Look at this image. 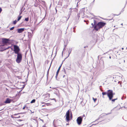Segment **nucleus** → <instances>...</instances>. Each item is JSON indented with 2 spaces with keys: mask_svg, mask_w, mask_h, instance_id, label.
I'll return each instance as SVG.
<instances>
[{
  "mask_svg": "<svg viewBox=\"0 0 127 127\" xmlns=\"http://www.w3.org/2000/svg\"><path fill=\"white\" fill-rule=\"evenodd\" d=\"M93 99L95 102L96 100L97 99V98H95L93 97Z\"/></svg>",
  "mask_w": 127,
  "mask_h": 127,
  "instance_id": "nucleus-18",
  "label": "nucleus"
},
{
  "mask_svg": "<svg viewBox=\"0 0 127 127\" xmlns=\"http://www.w3.org/2000/svg\"><path fill=\"white\" fill-rule=\"evenodd\" d=\"M11 100L9 98H7L5 102V103H9L11 102Z\"/></svg>",
  "mask_w": 127,
  "mask_h": 127,
  "instance_id": "nucleus-13",
  "label": "nucleus"
},
{
  "mask_svg": "<svg viewBox=\"0 0 127 127\" xmlns=\"http://www.w3.org/2000/svg\"><path fill=\"white\" fill-rule=\"evenodd\" d=\"M41 52L43 54H46L47 53V49L45 47H41Z\"/></svg>",
  "mask_w": 127,
  "mask_h": 127,
  "instance_id": "nucleus-8",
  "label": "nucleus"
},
{
  "mask_svg": "<svg viewBox=\"0 0 127 127\" xmlns=\"http://www.w3.org/2000/svg\"><path fill=\"white\" fill-rule=\"evenodd\" d=\"M9 40L8 39L6 38L2 39V42L4 43H6L8 42Z\"/></svg>",
  "mask_w": 127,
  "mask_h": 127,
  "instance_id": "nucleus-11",
  "label": "nucleus"
},
{
  "mask_svg": "<svg viewBox=\"0 0 127 127\" xmlns=\"http://www.w3.org/2000/svg\"><path fill=\"white\" fill-rule=\"evenodd\" d=\"M14 27H12L10 29V30L12 31V30H13L14 29Z\"/></svg>",
  "mask_w": 127,
  "mask_h": 127,
  "instance_id": "nucleus-24",
  "label": "nucleus"
},
{
  "mask_svg": "<svg viewBox=\"0 0 127 127\" xmlns=\"http://www.w3.org/2000/svg\"><path fill=\"white\" fill-rule=\"evenodd\" d=\"M124 49V48H122V50H123V49Z\"/></svg>",
  "mask_w": 127,
  "mask_h": 127,
  "instance_id": "nucleus-33",
  "label": "nucleus"
},
{
  "mask_svg": "<svg viewBox=\"0 0 127 127\" xmlns=\"http://www.w3.org/2000/svg\"><path fill=\"white\" fill-rule=\"evenodd\" d=\"M121 25H122V26H123V23H122V24H121Z\"/></svg>",
  "mask_w": 127,
  "mask_h": 127,
  "instance_id": "nucleus-32",
  "label": "nucleus"
},
{
  "mask_svg": "<svg viewBox=\"0 0 127 127\" xmlns=\"http://www.w3.org/2000/svg\"><path fill=\"white\" fill-rule=\"evenodd\" d=\"M17 54V57L16 61L17 63H19L22 60V54L20 53Z\"/></svg>",
  "mask_w": 127,
  "mask_h": 127,
  "instance_id": "nucleus-4",
  "label": "nucleus"
},
{
  "mask_svg": "<svg viewBox=\"0 0 127 127\" xmlns=\"http://www.w3.org/2000/svg\"><path fill=\"white\" fill-rule=\"evenodd\" d=\"M97 22L95 20H94V26H95L97 24Z\"/></svg>",
  "mask_w": 127,
  "mask_h": 127,
  "instance_id": "nucleus-16",
  "label": "nucleus"
},
{
  "mask_svg": "<svg viewBox=\"0 0 127 127\" xmlns=\"http://www.w3.org/2000/svg\"><path fill=\"white\" fill-rule=\"evenodd\" d=\"M106 24V23H105L99 22L94 26V29L96 31H98L100 29L103 27Z\"/></svg>",
  "mask_w": 127,
  "mask_h": 127,
  "instance_id": "nucleus-2",
  "label": "nucleus"
},
{
  "mask_svg": "<svg viewBox=\"0 0 127 127\" xmlns=\"http://www.w3.org/2000/svg\"><path fill=\"white\" fill-rule=\"evenodd\" d=\"M24 30V28H20L17 29V32L19 33L22 32Z\"/></svg>",
  "mask_w": 127,
  "mask_h": 127,
  "instance_id": "nucleus-10",
  "label": "nucleus"
},
{
  "mask_svg": "<svg viewBox=\"0 0 127 127\" xmlns=\"http://www.w3.org/2000/svg\"><path fill=\"white\" fill-rule=\"evenodd\" d=\"M62 64L59 67V68H58L57 72H56V78L57 77V76H58V73H59V71H60V68L61 66H62Z\"/></svg>",
  "mask_w": 127,
  "mask_h": 127,
  "instance_id": "nucleus-14",
  "label": "nucleus"
},
{
  "mask_svg": "<svg viewBox=\"0 0 127 127\" xmlns=\"http://www.w3.org/2000/svg\"><path fill=\"white\" fill-rule=\"evenodd\" d=\"M83 116H85V115H83Z\"/></svg>",
  "mask_w": 127,
  "mask_h": 127,
  "instance_id": "nucleus-34",
  "label": "nucleus"
},
{
  "mask_svg": "<svg viewBox=\"0 0 127 127\" xmlns=\"http://www.w3.org/2000/svg\"><path fill=\"white\" fill-rule=\"evenodd\" d=\"M25 20L26 21H29V18H25Z\"/></svg>",
  "mask_w": 127,
  "mask_h": 127,
  "instance_id": "nucleus-23",
  "label": "nucleus"
},
{
  "mask_svg": "<svg viewBox=\"0 0 127 127\" xmlns=\"http://www.w3.org/2000/svg\"><path fill=\"white\" fill-rule=\"evenodd\" d=\"M110 58H111L110 57Z\"/></svg>",
  "mask_w": 127,
  "mask_h": 127,
  "instance_id": "nucleus-35",
  "label": "nucleus"
},
{
  "mask_svg": "<svg viewBox=\"0 0 127 127\" xmlns=\"http://www.w3.org/2000/svg\"><path fill=\"white\" fill-rule=\"evenodd\" d=\"M21 12L20 13V15H21Z\"/></svg>",
  "mask_w": 127,
  "mask_h": 127,
  "instance_id": "nucleus-31",
  "label": "nucleus"
},
{
  "mask_svg": "<svg viewBox=\"0 0 127 127\" xmlns=\"http://www.w3.org/2000/svg\"><path fill=\"white\" fill-rule=\"evenodd\" d=\"M17 22V21L16 20H15V21H13V24H14L15 25L16 23Z\"/></svg>",
  "mask_w": 127,
  "mask_h": 127,
  "instance_id": "nucleus-21",
  "label": "nucleus"
},
{
  "mask_svg": "<svg viewBox=\"0 0 127 127\" xmlns=\"http://www.w3.org/2000/svg\"><path fill=\"white\" fill-rule=\"evenodd\" d=\"M44 98V99L45 100H46V99L49 98L50 97V94H49L47 93L43 95Z\"/></svg>",
  "mask_w": 127,
  "mask_h": 127,
  "instance_id": "nucleus-9",
  "label": "nucleus"
},
{
  "mask_svg": "<svg viewBox=\"0 0 127 127\" xmlns=\"http://www.w3.org/2000/svg\"><path fill=\"white\" fill-rule=\"evenodd\" d=\"M46 106V105H45H45H42V107H43V106Z\"/></svg>",
  "mask_w": 127,
  "mask_h": 127,
  "instance_id": "nucleus-29",
  "label": "nucleus"
},
{
  "mask_svg": "<svg viewBox=\"0 0 127 127\" xmlns=\"http://www.w3.org/2000/svg\"><path fill=\"white\" fill-rule=\"evenodd\" d=\"M44 32L45 34V36L46 35L47 36H49L51 34V32L50 31H49V29L46 28H45L44 29Z\"/></svg>",
  "mask_w": 127,
  "mask_h": 127,
  "instance_id": "nucleus-7",
  "label": "nucleus"
},
{
  "mask_svg": "<svg viewBox=\"0 0 127 127\" xmlns=\"http://www.w3.org/2000/svg\"><path fill=\"white\" fill-rule=\"evenodd\" d=\"M72 113L71 112V113H70V118H71V119H72Z\"/></svg>",
  "mask_w": 127,
  "mask_h": 127,
  "instance_id": "nucleus-20",
  "label": "nucleus"
},
{
  "mask_svg": "<svg viewBox=\"0 0 127 127\" xmlns=\"http://www.w3.org/2000/svg\"><path fill=\"white\" fill-rule=\"evenodd\" d=\"M22 17V16H19L18 17V19L17 20L18 21H19L20 19H21V17Z\"/></svg>",
  "mask_w": 127,
  "mask_h": 127,
  "instance_id": "nucleus-17",
  "label": "nucleus"
},
{
  "mask_svg": "<svg viewBox=\"0 0 127 127\" xmlns=\"http://www.w3.org/2000/svg\"><path fill=\"white\" fill-rule=\"evenodd\" d=\"M91 25H92L93 26V27H94V24H93V23H92V24H91Z\"/></svg>",
  "mask_w": 127,
  "mask_h": 127,
  "instance_id": "nucleus-28",
  "label": "nucleus"
},
{
  "mask_svg": "<svg viewBox=\"0 0 127 127\" xmlns=\"http://www.w3.org/2000/svg\"><path fill=\"white\" fill-rule=\"evenodd\" d=\"M117 99V98H115V99H112L111 100V101L112 102H115V101Z\"/></svg>",
  "mask_w": 127,
  "mask_h": 127,
  "instance_id": "nucleus-19",
  "label": "nucleus"
},
{
  "mask_svg": "<svg viewBox=\"0 0 127 127\" xmlns=\"http://www.w3.org/2000/svg\"><path fill=\"white\" fill-rule=\"evenodd\" d=\"M51 99V100H55V101L56 102V100L54 98H53V99Z\"/></svg>",
  "mask_w": 127,
  "mask_h": 127,
  "instance_id": "nucleus-26",
  "label": "nucleus"
},
{
  "mask_svg": "<svg viewBox=\"0 0 127 127\" xmlns=\"http://www.w3.org/2000/svg\"><path fill=\"white\" fill-rule=\"evenodd\" d=\"M35 101H36V100L35 99H33L31 101V102L30 103H34L35 102Z\"/></svg>",
  "mask_w": 127,
  "mask_h": 127,
  "instance_id": "nucleus-15",
  "label": "nucleus"
},
{
  "mask_svg": "<svg viewBox=\"0 0 127 127\" xmlns=\"http://www.w3.org/2000/svg\"><path fill=\"white\" fill-rule=\"evenodd\" d=\"M70 109L68 110L66 112V120L67 122L69 121L70 120Z\"/></svg>",
  "mask_w": 127,
  "mask_h": 127,
  "instance_id": "nucleus-6",
  "label": "nucleus"
},
{
  "mask_svg": "<svg viewBox=\"0 0 127 127\" xmlns=\"http://www.w3.org/2000/svg\"><path fill=\"white\" fill-rule=\"evenodd\" d=\"M13 51H14L15 54H17L20 53L19 52L20 51V49L19 46L16 45H14Z\"/></svg>",
  "mask_w": 127,
  "mask_h": 127,
  "instance_id": "nucleus-3",
  "label": "nucleus"
},
{
  "mask_svg": "<svg viewBox=\"0 0 127 127\" xmlns=\"http://www.w3.org/2000/svg\"><path fill=\"white\" fill-rule=\"evenodd\" d=\"M114 94L115 93H113V91L110 90H108L107 93L106 92H103L102 93V97L103 98H104V95H107L110 100L112 99Z\"/></svg>",
  "mask_w": 127,
  "mask_h": 127,
  "instance_id": "nucleus-1",
  "label": "nucleus"
},
{
  "mask_svg": "<svg viewBox=\"0 0 127 127\" xmlns=\"http://www.w3.org/2000/svg\"><path fill=\"white\" fill-rule=\"evenodd\" d=\"M92 0L93 2H94L95 1V0Z\"/></svg>",
  "mask_w": 127,
  "mask_h": 127,
  "instance_id": "nucleus-30",
  "label": "nucleus"
},
{
  "mask_svg": "<svg viewBox=\"0 0 127 127\" xmlns=\"http://www.w3.org/2000/svg\"><path fill=\"white\" fill-rule=\"evenodd\" d=\"M45 105H46L47 106H49V105H50V103H45Z\"/></svg>",
  "mask_w": 127,
  "mask_h": 127,
  "instance_id": "nucleus-25",
  "label": "nucleus"
},
{
  "mask_svg": "<svg viewBox=\"0 0 127 127\" xmlns=\"http://www.w3.org/2000/svg\"><path fill=\"white\" fill-rule=\"evenodd\" d=\"M57 34L58 35L61 36L62 34V32L60 30H59L57 31Z\"/></svg>",
  "mask_w": 127,
  "mask_h": 127,
  "instance_id": "nucleus-12",
  "label": "nucleus"
},
{
  "mask_svg": "<svg viewBox=\"0 0 127 127\" xmlns=\"http://www.w3.org/2000/svg\"><path fill=\"white\" fill-rule=\"evenodd\" d=\"M83 118V117L81 116H80L77 118L76 120V121L78 125H80L81 124Z\"/></svg>",
  "mask_w": 127,
  "mask_h": 127,
  "instance_id": "nucleus-5",
  "label": "nucleus"
},
{
  "mask_svg": "<svg viewBox=\"0 0 127 127\" xmlns=\"http://www.w3.org/2000/svg\"><path fill=\"white\" fill-rule=\"evenodd\" d=\"M82 13H83V12H80V13H79V15H80H80H81V14H82Z\"/></svg>",
  "mask_w": 127,
  "mask_h": 127,
  "instance_id": "nucleus-27",
  "label": "nucleus"
},
{
  "mask_svg": "<svg viewBox=\"0 0 127 127\" xmlns=\"http://www.w3.org/2000/svg\"><path fill=\"white\" fill-rule=\"evenodd\" d=\"M105 115H107V114H105Z\"/></svg>",
  "mask_w": 127,
  "mask_h": 127,
  "instance_id": "nucleus-36",
  "label": "nucleus"
},
{
  "mask_svg": "<svg viewBox=\"0 0 127 127\" xmlns=\"http://www.w3.org/2000/svg\"><path fill=\"white\" fill-rule=\"evenodd\" d=\"M25 108H26L27 109V107H26V105H25V106L22 109L23 110H24L25 109Z\"/></svg>",
  "mask_w": 127,
  "mask_h": 127,
  "instance_id": "nucleus-22",
  "label": "nucleus"
}]
</instances>
